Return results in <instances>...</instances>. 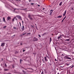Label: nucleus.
Wrapping results in <instances>:
<instances>
[{
	"label": "nucleus",
	"mask_w": 74,
	"mask_h": 74,
	"mask_svg": "<svg viewBox=\"0 0 74 74\" xmlns=\"http://www.w3.org/2000/svg\"><path fill=\"white\" fill-rule=\"evenodd\" d=\"M69 56H66L64 57V59H71V58L70 57H69Z\"/></svg>",
	"instance_id": "obj_1"
},
{
	"label": "nucleus",
	"mask_w": 74,
	"mask_h": 74,
	"mask_svg": "<svg viewBox=\"0 0 74 74\" xmlns=\"http://www.w3.org/2000/svg\"><path fill=\"white\" fill-rule=\"evenodd\" d=\"M28 16V18H29L30 20H33V18H32V17H31V16L29 14Z\"/></svg>",
	"instance_id": "obj_2"
},
{
	"label": "nucleus",
	"mask_w": 74,
	"mask_h": 74,
	"mask_svg": "<svg viewBox=\"0 0 74 74\" xmlns=\"http://www.w3.org/2000/svg\"><path fill=\"white\" fill-rule=\"evenodd\" d=\"M5 45V43H1V47H4Z\"/></svg>",
	"instance_id": "obj_3"
},
{
	"label": "nucleus",
	"mask_w": 74,
	"mask_h": 74,
	"mask_svg": "<svg viewBox=\"0 0 74 74\" xmlns=\"http://www.w3.org/2000/svg\"><path fill=\"white\" fill-rule=\"evenodd\" d=\"M34 41H38V38H37L36 37H35L34 38Z\"/></svg>",
	"instance_id": "obj_4"
},
{
	"label": "nucleus",
	"mask_w": 74,
	"mask_h": 74,
	"mask_svg": "<svg viewBox=\"0 0 74 74\" xmlns=\"http://www.w3.org/2000/svg\"><path fill=\"white\" fill-rule=\"evenodd\" d=\"M45 61L46 62H48V59H47V57H45Z\"/></svg>",
	"instance_id": "obj_5"
},
{
	"label": "nucleus",
	"mask_w": 74,
	"mask_h": 74,
	"mask_svg": "<svg viewBox=\"0 0 74 74\" xmlns=\"http://www.w3.org/2000/svg\"><path fill=\"white\" fill-rule=\"evenodd\" d=\"M17 17L19 19L22 20V18H21V17L19 16H17Z\"/></svg>",
	"instance_id": "obj_6"
},
{
	"label": "nucleus",
	"mask_w": 74,
	"mask_h": 74,
	"mask_svg": "<svg viewBox=\"0 0 74 74\" xmlns=\"http://www.w3.org/2000/svg\"><path fill=\"white\" fill-rule=\"evenodd\" d=\"M3 22H4L5 23L6 22L5 21V17H3Z\"/></svg>",
	"instance_id": "obj_7"
},
{
	"label": "nucleus",
	"mask_w": 74,
	"mask_h": 74,
	"mask_svg": "<svg viewBox=\"0 0 74 74\" xmlns=\"http://www.w3.org/2000/svg\"><path fill=\"white\" fill-rule=\"evenodd\" d=\"M4 70L5 71H8V70H9V69H4Z\"/></svg>",
	"instance_id": "obj_8"
},
{
	"label": "nucleus",
	"mask_w": 74,
	"mask_h": 74,
	"mask_svg": "<svg viewBox=\"0 0 74 74\" xmlns=\"http://www.w3.org/2000/svg\"><path fill=\"white\" fill-rule=\"evenodd\" d=\"M23 72L25 74H27V73H26V72L24 71L23 70Z\"/></svg>",
	"instance_id": "obj_9"
},
{
	"label": "nucleus",
	"mask_w": 74,
	"mask_h": 74,
	"mask_svg": "<svg viewBox=\"0 0 74 74\" xmlns=\"http://www.w3.org/2000/svg\"><path fill=\"white\" fill-rule=\"evenodd\" d=\"M10 19H11V18L10 17H7V20H10Z\"/></svg>",
	"instance_id": "obj_10"
},
{
	"label": "nucleus",
	"mask_w": 74,
	"mask_h": 74,
	"mask_svg": "<svg viewBox=\"0 0 74 74\" xmlns=\"http://www.w3.org/2000/svg\"><path fill=\"white\" fill-rule=\"evenodd\" d=\"M45 57H46V58H47L48 59H49V55H48V56L46 55V56Z\"/></svg>",
	"instance_id": "obj_11"
},
{
	"label": "nucleus",
	"mask_w": 74,
	"mask_h": 74,
	"mask_svg": "<svg viewBox=\"0 0 74 74\" xmlns=\"http://www.w3.org/2000/svg\"><path fill=\"white\" fill-rule=\"evenodd\" d=\"M24 26H23L22 28H21V29L23 30H24Z\"/></svg>",
	"instance_id": "obj_12"
},
{
	"label": "nucleus",
	"mask_w": 74,
	"mask_h": 74,
	"mask_svg": "<svg viewBox=\"0 0 74 74\" xmlns=\"http://www.w3.org/2000/svg\"><path fill=\"white\" fill-rule=\"evenodd\" d=\"M62 16H59L58 17H57V18H62Z\"/></svg>",
	"instance_id": "obj_13"
},
{
	"label": "nucleus",
	"mask_w": 74,
	"mask_h": 74,
	"mask_svg": "<svg viewBox=\"0 0 74 74\" xmlns=\"http://www.w3.org/2000/svg\"><path fill=\"white\" fill-rule=\"evenodd\" d=\"M18 53H19V51H16L15 52V54Z\"/></svg>",
	"instance_id": "obj_14"
},
{
	"label": "nucleus",
	"mask_w": 74,
	"mask_h": 74,
	"mask_svg": "<svg viewBox=\"0 0 74 74\" xmlns=\"http://www.w3.org/2000/svg\"><path fill=\"white\" fill-rule=\"evenodd\" d=\"M52 41V39L51 38H50V43H51V42Z\"/></svg>",
	"instance_id": "obj_15"
},
{
	"label": "nucleus",
	"mask_w": 74,
	"mask_h": 74,
	"mask_svg": "<svg viewBox=\"0 0 74 74\" xmlns=\"http://www.w3.org/2000/svg\"><path fill=\"white\" fill-rule=\"evenodd\" d=\"M62 2H61L60 3L59 5H62Z\"/></svg>",
	"instance_id": "obj_16"
},
{
	"label": "nucleus",
	"mask_w": 74,
	"mask_h": 74,
	"mask_svg": "<svg viewBox=\"0 0 74 74\" xmlns=\"http://www.w3.org/2000/svg\"><path fill=\"white\" fill-rule=\"evenodd\" d=\"M14 11H15V10H18V9L17 8H14Z\"/></svg>",
	"instance_id": "obj_17"
},
{
	"label": "nucleus",
	"mask_w": 74,
	"mask_h": 74,
	"mask_svg": "<svg viewBox=\"0 0 74 74\" xmlns=\"http://www.w3.org/2000/svg\"><path fill=\"white\" fill-rule=\"evenodd\" d=\"M22 61H23V60H21V59H20V63H21V62H22Z\"/></svg>",
	"instance_id": "obj_18"
},
{
	"label": "nucleus",
	"mask_w": 74,
	"mask_h": 74,
	"mask_svg": "<svg viewBox=\"0 0 74 74\" xmlns=\"http://www.w3.org/2000/svg\"><path fill=\"white\" fill-rule=\"evenodd\" d=\"M66 64L67 66H69L70 65V63H66Z\"/></svg>",
	"instance_id": "obj_19"
},
{
	"label": "nucleus",
	"mask_w": 74,
	"mask_h": 74,
	"mask_svg": "<svg viewBox=\"0 0 74 74\" xmlns=\"http://www.w3.org/2000/svg\"><path fill=\"white\" fill-rule=\"evenodd\" d=\"M66 12H67V10H66L65 11V12H64V14H66Z\"/></svg>",
	"instance_id": "obj_20"
},
{
	"label": "nucleus",
	"mask_w": 74,
	"mask_h": 74,
	"mask_svg": "<svg viewBox=\"0 0 74 74\" xmlns=\"http://www.w3.org/2000/svg\"><path fill=\"white\" fill-rule=\"evenodd\" d=\"M69 40H70V39H66L65 40V41H69Z\"/></svg>",
	"instance_id": "obj_21"
},
{
	"label": "nucleus",
	"mask_w": 74,
	"mask_h": 74,
	"mask_svg": "<svg viewBox=\"0 0 74 74\" xmlns=\"http://www.w3.org/2000/svg\"><path fill=\"white\" fill-rule=\"evenodd\" d=\"M53 10H51L50 11V12H53Z\"/></svg>",
	"instance_id": "obj_22"
},
{
	"label": "nucleus",
	"mask_w": 74,
	"mask_h": 74,
	"mask_svg": "<svg viewBox=\"0 0 74 74\" xmlns=\"http://www.w3.org/2000/svg\"><path fill=\"white\" fill-rule=\"evenodd\" d=\"M71 10H73V8L72 7V8H71Z\"/></svg>",
	"instance_id": "obj_23"
},
{
	"label": "nucleus",
	"mask_w": 74,
	"mask_h": 74,
	"mask_svg": "<svg viewBox=\"0 0 74 74\" xmlns=\"http://www.w3.org/2000/svg\"><path fill=\"white\" fill-rule=\"evenodd\" d=\"M50 14H49L50 15H52V12H50Z\"/></svg>",
	"instance_id": "obj_24"
},
{
	"label": "nucleus",
	"mask_w": 74,
	"mask_h": 74,
	"mask_svg": "<svg viewBox=\"0 0 74 74\" xmlns=\"http://www.w3.org/2000/svg\"><path fill=\"white\" fill-rule=\"evenodd\" d=\"M45 34H46V33H45L43 34V35L44 36H45Z\"/></svg>",
	"instance_id": "obj_25"
},
{
	"label": "nucleus",
	"mask_w": 74,
	"mask_h": 74,
	"mask_svg": "<svg viewBox=\"0 0 74 74\" xmlns=\"http://www.w3.org/2000/svg\"><path fill=\"white\" fill-rule=\"evenodd\" d=\"M31 27H32V29H33V28H34V27L33 26V25H31Z\"/></svg>",
	"instance_id": "obj_26"
},
{
	"label": "nucleus",
	"mask_w": 74,
	"mask_h": 74,
	"mask_svg": "<svg viewBox=\"0 0 74 74\" xmlns=\"http://www.w3.org/2000/svg\"><path fill=\"white\" fill-rule=\"evenodd\" d=\"M31 34V33H27V35H28V34H29V35H30V34Z\"/></svg>",
	"instance_id": "obj_27"
},
{
	"label": "nucleus",
	"mask_w": 74,
	"mask_h": 74,
	"mask_svg": "<svg viewBox=\"0 0 74 74\" xmlns=\"http://www.w3.org/2000/svg\"><path fill=\"white\" fill-rule=\"evenodd\" d=\"M7 27V26H4V27H3L4 29H5V27Z\"/></svg>",
	"instance_id": "obj_28"
},
{
	"label": "nucleus",
	"mask_w": 74,
	"mask_h": 74,
	"mask_svg": "<svg viewBox=\"0 0 74 74\" xmlns=\"http://www.w3.org/2000/svg\"><path fill=\"white\" fill-rule=\"evenodd\" d=\"M66 16V14H63V16Z\"/></svg>",
	"instance_id": "obj_29"
},
{
	"label": "nucleus",
	"mask_w": 74,
	"mask_h": 74,
	"mask_svg": "<svg viewBox=\"0 0 74 74\" xmlns=\"http://www.w3.org/2000/svg\"><path fill=\"white\" fill-rule=\"evenodd\" d=\"M31 5H33L34 4V3H31Z\"/></svg>",
	"instance_id": "obj_30"
},
{
	"label": "nucleus",
	"mask_w": 74,
	"mask_h": 74,
	"mask_svg": "<svg viewBox=\"0 0 74 74\" xmlns=\"http://www.w3.org/2000/svg\"><path fill=\"white\" fill-rule=\"evenodd\" d=\"M22 45V42H21L20 43V45Z\"/></svg>",
	"instance_id": "obj_31"
},
{
	"label": "nucleus",
	"mask_w": 74,
	"mask_h": 74,
	"mask_svg": "<svg viewBox=\"0 0 74 74\" xmlns=\"http://www.w3.org/2000/svg\"><path fill=\"white\" fill-rule=\"evenodd\" d=\"M36 29L37 30H38V29H37V27L36 26Z\"/></svg>",
	"instance_id": "obj_32"
},
{
	"label": "nucleus",
	"mask_w": 74,
	"mask_h": 74,
	"mask_svg": "<svg viewBox=\"0 0 74 74\" xmlns=\"http://www.w3.org/2000/svg\"><path fill=\"white\" fill-rule=\"evenodd\" d=\"M24 10H27V8H26L25 9H23Z\"/></svg>",
	"instance_id": "obj_33"
},
{
	"label": "nucleus",
	"mask_w": 74,
	"mask_h": 74,
	"mask_svg": "<svg viewBox=\"0 0 74 74\" xmlns=\"http://www.w3.org/2000/svg\"><path fill=\"white\" fill-rule=\"evenodd\" d=\"M73 67H74V65H73L72 67H71V68H73Z\"/></svg>",
	"instance_id": "obj_34"
},
{
	"label": "nucleus",
	"mask_w": 74,
	"mask_h": 74,
	"mask_svg": "<svg viewBox=\"0 0 74 74\" xmlns=\"http://www.w3.org/2000/svg\"><path fill=\"white\" fill-rule=\"evenodd\" d=\"M49 64L50 66H51L52 65V64H51V63H49Z\"/></svg>",
	"instance_id": "obj_35"
},
{
	"label": "nucleus",
	"mask_w": 74,
	"mask_h": 74,
	"mask_svg": "<svg viewBox=\"0 0 74 74\" xmlns=\"http://www.w3.org/2000/svg\"><path fill=\"white\" fill-rule=\"evenodd\" d=\"M12 21H14V18H13L12 19Z\"/></svg>",
	"instance_id": "obj_36"
},
{
	"label": "nucleus",
	"mask_w": 74,
	"mask_h": 74,
	"mask_svg": "<svg viewBox=\"0 0 74 74\" xmlns=\"http://www.w3.org/2000/svg\"><path fill=\"white\" fill-rule=\"evenodd\" d=\"M25 34H26V33L23 34V36H24V35H25Z\"/></svg>",
	"instance_id": "obj_37"
},
{
	"label": "nucleus",
	"mask_w": 74,
	"mask_h": 74,
	"mask_svg": "<svg viewBox=\"0 0 74 74\" xmlns=\"http://www.w3.org/2000/svg\"><path fill=\"white\" fill-rule=\"evenodd\" d=\"M59 38H60V37H59V36L58 37V40H59Z\"/></svg>",
	"instance_id": "obj_38"
},
{
	"label": "nucleus",
	"mask_w": 74,
	"mask_h": 74,
	"mask_svg": "<svg viewBox=\"0 0 74 74\" xmlns=\"http://www.w3.org/2000/svg\"><path fill=\"white\" fill-rule=\"evenodd\" d=\"M12 67L13 68H14V65H12Z\"/></svg>",
	"instance_id": "obj_39"
},
{
	"label": "nucleus",
	"mask_w": 74,
	"mask_h": 74,
	"mask_svg": "<svg viewBox=\"0 0 74 74\" xmlns=\"http://www.w3.org/2000/svg\"><path fill=\"white\" fill-rule=\"evenodd\" d=\"M13 28H14V29H16V27H13Z\"/></svg>",
	"instance_id": "obj_40"
},
{
	"label": "nucleus",
	"mask_w": 74,
	"mask_h": 74,
	"mask_svg": "<svg viewBox=\"0 0 74 74\" xmlns=\"http://www.w3.org/2000/svg\"><path fill=\"white\" fill-rule=\"evenodd\" d=\"M42 61H43V63H44V62H45V61H44V60H43V59H42Z\"/></svg>",
	"instance_id": "obj_41"
},
{
	"label": "nucleus",
	"mask_w": 74,
	"mask_h": 74,
	"mask_svg": "<svg viewBox=\"0 0 74 74\" xmlns=\"http://www.w3.org/2000/svg\"><path fill=\"white\" fill-rule=\"evenodd\" d=\"M5 67H7V65H6V64H5Z\"/></svg>",
	"instance_id": "obj_42"
},
{
	"label": "nucleus",
	"mask_w": 74,
	"mask_h": 74,
	"mask_svg": "<svg viewBox=\"0 0 74 74\" xmlns=\"http://www.w3.org/2000/svg\"><path fill=\"white\" fill-rule=\"evenodd\" d=\"M66 18V16H65L64 17V19H65Z\"/></svg>",
	"instance_id": "obj_43"
},
{
	"label": "nucleus",
	"mask_w": 74,
	"mask_h": 74,
	"mask_svg": "<svg viewBox=\"0 0 74 74\" xmlns=\"http://www.w3.org/2000/svg\"><path fill=\"white\" fill-rule=\"evenodd\" d=\"M38 36H39V37H41V36H40V35H38Z\"/></svg>",
	"instance_id": "obj_44"
},
{
	"label": "nucleus",
	"mask_w": 74,
	"mask_h": 74,
	"mask_svg": "<svg viewBox=\"0 0 74 74\" xmlns=\"http://www.w3.org/2000/svg\"><path fill=\"white\" fill-rule=\"evenodd\" d=\"M16 17H14V18H13V19H15V18H16Z\"/></svg>",
	"instance_id": "obj_45"
},
{
	"label": "nucleus",
	"mask_w": 74,
	"mask_h": 74,
	"mask_svg": "<svg viewBox=\"0 0 74 74\" xmlns=\"http://www.w3.org/2000/svg\"><path fill=\"white\" fill-rule=\"evenodd\" d=\"M19 24H20V26H21V23L20 22H19Z\"/></svg>",
	"instance_id": "obj_46"
},
{
	"label": "nucleus",
	"mask_w": 74,
	"mask_h": 74,
	"mask_svg": "<svg viewBox=\"0 0 74 74\" xmlns=\"http://www.w3.org/2000/svg\"><path fill=\"white\" fill-rule=\"evenodd\" d=\"M25 50H23V52H25Z\"/></svg>",
	"instance_id": "obj_47"
},
{
	"label": "nucleus",
	"mask_w": 74,
	"mask_h": 74,
	"mask_svg": "<svg viewBox=\"0 0 74 74\" xmlns=\"http://www.w3.org/2000/svg\"><path fill=\"white\" fill-rule=\"evenodd\" d=\"M63 21H64V20L63 19L62 20V22H63Z\"/></svg>",
	"instance_id": "obj_48"
},
{
	"label": "nucleus",
	"mask_w": 74,
	"mask_h": 74,
	"mask_svg": "<svg viewBox=\"0 0 74 74\" xmlns=\"http://www.w3.org/2000/svg\"><path fill=\"white\" fill-rule=\"evenodd\" d=\"M7 74H11V73H7Z\"/></svg>",
	"instance_id": "obj_49"
},
{
	"label": "nucleus",
	"mask_w": 74,
	"mask_h": 74,
	"mask_svg": "<svg viewBox=\"0 0 74 74\" xmlns=\"http://www.w3.org/2000/svg\"><path fill=\"white\" fill-rule=\"evenodd\" d=\"M55 61H57V60H56V58L55 59Z\"/></svg>",
	"instance_id": "obj_50"
},
{
	"label": "nucleus",
	"mask_w": 74,
	"mask_h": 74,
	"mask_svg": "<svg viewBox=\"0 0 74 74\" xmlns=\"http://www.w3.org/2000/svg\"><path fill=\"white\" fill-rule=\"evenodd\" d=\"M60 38H61V35H60V36H59Z\"/></svg>",
	"instance_id": "obj_51"
},
{
	"label": "nucleus",
	"mask_w": 74,
	"mask_h": 74,
	"mask_svg": "<svg viewBox=\"0 0 74 74\" xmlns=\"http://www.w3.org/2000/svg\"><path fill=\"white\" fill-rule=\"evenodd\" d=\"M38 7H40V5H38Z\"/></svg>",
	"instance_id": "obj_52"
},
{
	"label": "nucleus",
	"mask_w": 74,
	"mask_h": 74,
	"mask_svg": "<svg viewBox=\"0 0 74 74\" xmlns=\"http://www.w3.org/2000/svg\"><path fill=\"white\" fill-rule=\"evenodd\" d=\"M45 8H43L42 9V10H45Z\"/></svg>",
	"instance_id": "obj_53"
},
{
	"label": "nucleus",
	"mask_w": 74,
	"mask_h": 74,
	"mask_svg": "<svg viewBox=\"0 0 74 74\" xmlns=\"http://www.w3.org/2000/svg\"><path fill=\"white\" fill-rule=\"evenodd\" d=\"M22 23H23V21H22Z\"/></svg>",
	"instance_id": "obj_54"
},
{
	"label": "nucleus",
	"mask_w": 74,
	"mask_h": 74,
	"mask_svg": "<svg viewBox=\"0 0 74 74\" xmlns=\"http://www.w3.org/2000/svg\"><path fill=\"white\" fill-rule=\"evenodd\" d=\"M16 21H17V18H16Z\"/></svg>",
	"instance_id": "obj_55"
},
{
	"label": "nucleus",
	"mask_w": 74,
	"mask_h": 74,
	"mask_svg": "<svg viewBox=\"0 0 74 74\" xmlns=\"http://www.w3.org/2000/svg\"><path fill=\"white\" fill-rule=\"evenodd\" d=\"M54 72H55V74H56V71H55Z\"/></svg>",
	"instance_id": "obj_56"
},
{
	"label": "nucleus",
	"mask_w": 74,
	"mask_h": 74,
	"mask_svg": "<svg viewBox=\"0 0 74 74\" xmlns=\"http://www.w3.org/2000/svg\"><path fill=\"white\" fill-rule=\"evenodd\" d=\"M60 67H62V66H60Z\"/></svg>",
	"instance_id": "obj_57"
},
{
	"label": "nucleus",
	"mask_w": 74,
	"mask_h": 74,
	"mask_svg": "<svg viewBox=\"0 0 74 74\" xmlns=\"http://www.w3.org/2000/svg\"><path fill=\"white\" fill-rule=\"evenodd\" d=\"M62 56H63V54H62Z\"/></svg>",
	"instance_id": "obj_58"
},
{
	"label": "nucleus",
	"mask_w": 74,
	"mask_h": 74,
	"mask_svg": "<svg viewBox=\"0 0 74 74\" xmlns=\"http://www.w3.org/2000/svg\"><path fill=\"white\" fill-rule=\"evenodd\" d=\"M64 19H65L64 18H63V20H64Z\"/></svg>",
	"instance_id": "obj_59"
},
{
	"label": "nucleus",
	"mask_w": 74,
	"mask_h": 74,
	"mask_svg": "<svg viewBox=\"0 0 74 74\" xmlns=\"http://www.w3.org/2000/svg\"><path fill=\"white\" fill-rule=\"evenodd\" d=\"M64 19H65L64 18H63V20H64Z\"/></svg>",
	"instance_id": "obj_60"
},
{
	"label": "nucleus",
	"mask_w": 74,
	"mask_h": 74,
	"mask_svg": "<svg viewBox=\"0 0 74 74\" xmlns=\"http://www.w3.org/2000/svg\"><path fill=\"white\" fill-rule=\"evenodd\" d=\"M57 70H58V68H57Z\"/></svg>",
	"instance_id": "obj_61"
},
{
	"label": "nucleus",
	"mask_w": 74,
	"mask_h": 74,
	"mask_svg": "<svg viewBox=\"0 0 74 74\" xmlns=\"http://www.w3.org/2000/svg\"><path fill=\"white\" fill-rule=\"evenodd\" d=\"M57 74H59V72Z\"/></svg>",
	"instance_id": "obj_62"
},
{
	"label": "nucleus",
	"mask_w": 74,
	"mask_h": 74,
	"mask_svg": "<svg viewBox=\"0 0 74 74\" xmlns=\"http://www.w3.org/2000/svg\"><path fill=\"white\" fill-rule=\"evenodd\" d=\"M29 1V2H30V1Z\"/></svg>",
	"instance_id": "obj_63"
},
{
	"label": "nucleus",
	"mask_w": 74,
	"mask_h": 74,
	"mask_svg": "<svg viewBox=\"0 0 74 74\" xmlns=\"http://www.w3.org/2000/svg\"><path fill=\"white\" fill-rule=\"evenodd\" d=\"M52 36H53V34H52Z\"/></svg>",
	"instance_id": "obj_64"
}]
</instances>
